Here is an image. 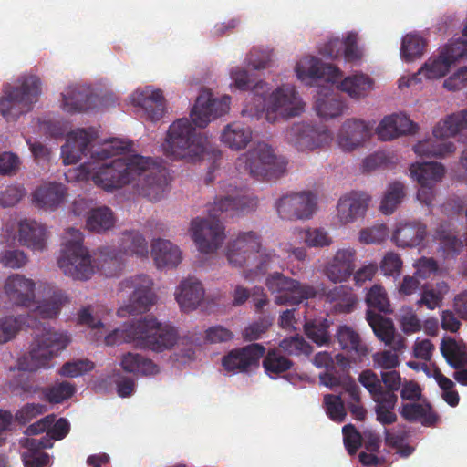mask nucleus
Segmentation results:
<instances>
[{
	"mask_svg": "<svg viewBox=\"0 0 467 467\" xmlns=\"http://www.w3.org/2000/svg\"><path fill=\"white\" fill-rule=\"evenodd\" d=\"M258 204L255 197L246 195L242 190L230 189L224 196H218L208 208L209 218H194L191 223V235L198 250L202 254H212L223 244L224 226L219 220L234 216L238 213L254 211Z\"/></svg>",
	"mask_w": 467,
	"mask_h": 467,
	"instance_id": "f03ea898",
	"label": "nucleus"
},
{
	"mask_svg": "<svg viewBox=\"0 0 467 467\" xmlns=\"http://www.w3.org/2000/svg\"><path fill=\"white\" fill-rule=\"evenodd\" d=\"M23 324H26L28 327H34L32 323L26 320L22 316L0 318V344H5L13 339Z\"/></svg>",
	"mask_w": 467,
	"mask_h": 467,
	"instance_id": "864d4df0",
	"label": "nucleus"
},
{
	"mask_svg": "<svg viewBox=\"0 0 467 467\" xmlns=\"http://www.w3.org/2000/svg\"><path fill=\"white\" fill-rule=\"evenodd\" d=\"M265 285L277 306H298L317 296V289L313 285L301 283L279 272L270 274L265 278Z\"/></svg>",
	"mask_w": 467,
	"mask_h": 467,
	"instance_id": "9b49d317",
	"label": "nucleus"
},
{
	"mask_svg": "<svg viewBox=\"0 0 467 467\" xmlns=\"http://www.w3.org/2000/svg\"><path fill=\"white\" fill-rule=\"evenodd\" d=\"M74 393L75 386L67 381L58 382L43 389L46 400L55 404L63 402L72 397Z\"/></svg>",
	"mask_w": 467,
	"mask_h": 467,
	"instance_id": "6e6d98bb",
	"label": "nucleus"
},
{
	"mask_svg": "<svg viewBox=\"0 0 467 467\" xmlns=\"http://www.w3.org/2000/svg\"><path fill=\"white\" fill-rule=\"evenodd\" d=\"M447 291L448 286L444 282L436 283L435 285H424L418 304L426 306L428 309L433 310L441 306Z\"/></svg>",
	"mask_w": 467,
	"mask_h": 467,
	"instance_id": "09e8293b",
	"label": "nucleus"
},
{
	"mask_svg": "<svg viewBox=\"0 0 467 467\" xmlns=\"http://www.w3.org/2000/svg\"><path fill=\"white\" fill-rule=\"evenodd\" d=\"M366 319L376 337L380 341L388 344L395 332L392 321L374 312V310H367Z\"/></svg>",
	"mask_w": 467,
	"mask_h": 467,
	"instance_id": "c03bdc74",
	"label": "nucleus"
},
{
	"mask_svg": "<svg viewBox=\"0 0 467 467\" xmlns=\"http://www.w3.org/2000/svg\"><path fill=\"white\" fill-rule=\"evenodd\" d=\"M435 237L446 257H455L463 247L462 242L443 226L437 229Z\"/></svg>",
	"mask_w": 467,
	"mask_h": 467,
	"instance_id": "603ef678",
	"label": "nucleus"
},
{
	"mask_svg": "<svg viewBox=\"0 0 467 467\" xmlns=\"http://www.w3.org/2000/svg\"><path fill=\"white\" fill-rule=\"evenodd\" d=\"M357 252L354 248L338 249L325 268L326 276L333 283L347 281L356 268Z\"/></svg>",
	"mask_w": 467,
	"mask_h": 467,
	"instance_id": "a211bd4d",
	"label": "nucleus"
},
{
	"mask_svg": "<svg viewBox=\"0 0 467 467\" xmlns=\"http://www.w3.org/2000/svg\"><path fill=\"white\" fill-rule=\"evenodd\" d=\"M94 368V364L88 359H77L66 362L59 369L63 377L76 378Z\"/></svg>",
	"mask_w": 467,
	"mask_h": 467,
	"instance_id": "0e129e2a",
	"label": "nucleus"
},
{
	"mask_svg": "<svg viewBox=\"0 0 467 467\" xmlns=\"http://www.w3.org/2000/svg\"><path fill=\"white\" fill-rule=\"evenodd\" d=\"M464 129H467V109L452 114L439 122L433 129V135L436 139L453 137Z\"/></svg>",
	"mask_w": 467,
	"mask_h": 467,
	"instance_id": "58836bf2",
	"label": "nucleus"
},
{
	"mask_svg": "<svg viewBox=\"0 0 467 467\" xmlns=\"http://www.w3.org/2000/svg\"><path fill=\"white\" fill-rule=\"evenodd\" d=\"M153 281L147 275H138L122 280L119 285V291L132 290L129 303L125 308L119 310L120 316L126 311L130 315L142 314L150 310L156 301L152 291Z\"/></svg>",
	"mask_w": 467,
	"mask_h": 467,
	"instance_id": "f8f14e48",
	"label": "nucleus"
},
{
	"mask_svg": "<svg viewBox=\"0 0 467 467\" xmlns=\"http://www.w3.org/2000/svg\"><path fill=\"white\" fill-rule=\"evenodd\" d=\"M405 196L404 185L400 182H393L388 186L380 203V211L384 214L392 213L401 203Z\"/></svg>",
	"mask_w": 467,
	"mask_h": 467,
	"instance_id": "8fccbe9b",
	"label": "nucleus"
},
{
	"mask_svg": "<svg viewBox=\"0 0 467 467\" xmlns=\"http://www.w3.org/2000/svg\"><path fill=\"white\" fill-rule=\"evenodd\" d=\"M444 58L453 65L458 59L467 55V43L462 38L449 42L440 52Z\"/></svg>",
	"mask_w": 467,
	"mask_h": 467,
	"instance_id": "69168bd1",
	"label": "nucleus"
},
{
	"mask_svg": "<svg viewBox=\"0 0 467 467\" xmlns=\"http://www.w3.org/2000/svg\"><path fill=\"white\" fill-rule=\"evenodd\" d=\"M286 140L300 151L313 150L327 144L332 137L325 126L294 123L285 133Z\"/></svg>",
	"mask_w": 467,
	"mask_h": 467,
	"instance_id": "4468645a",
	"label": "nucleus"
},
{
	"mask_svg": "<svg viewBox=\"0 0 467 467\" xmlns=\"http://www.w3.org/2000/svg\"><path fill=\"white\" fill-rule=\"evenodd\" d=\"M96 139L92 128L77 129L67 134L66 143L61 147L63 162L67 165L78 162L89 155L90 161L83 165L94 183L106 191L121 188L134 183L138 193L152 202L163 196L168 186L165 170L157 166L151 159L141 155L117 158L109 163H101L107 159L123 154L128 144L112 140L102 148L90 147Z\"/></svg>",
	"mask_w": 467,
	"mask_h": 467,
	"instance_id": "f257e3e1",
	"label": "nucleus"
},
{
	"mask_svg": "<svg viewBox=\"0 0 467 467\" xmlns=\"http://www.w3.org/2000/svg\"><path fill=\"white\" fill-rule=\"evenodd\" d=\"M381 395L382 398H390L398 400L397 392L402 385V378L397 370L381 371Z\"/></svg>",
	"mask_w": 467,
	"mask_h": 467,
	"instance_id": "5fc2aeb1",
	"label": "nucleus"
},
{
	"mask_svg": "<svg viewBox=\"0 0 467 467\" xmlns=\"http://www.w3.org/2000/svg\"><path fill=\"white\" fill-rule=\"evenodd\" d=\"M360 384L369 392L373 400L381 395L380 378L371 369L363 370L358 376Z\"/></svg>",
	"mask_w": 467,
	"mask_h": 467,
	"instance_id": "774afa93",
	"label": "nucleus"
},
{
	"mask_svg": "<svg viewBox=\"0 0 467 467\" xmlns=\"http://www.w3.org/2000/svg\"><path fill=\"white\" fill-rule=\"evenodd\" d=\"M226 257L233 266L254 265L259 273H265L277 255L274 250L263 248L261 236L249 231L227 244Z\"/></svg>",
	"mask_w": 467,
	"mask_h": 467,
	"instance_id": "0eeeda50",
	"label": "nucleus"
},
{
	"mask_svg": "<svg viewBox=\"0 0 467 467\" xmlns=\"http://www.w3.org/2000/svg\"><path fill=\"white\" fill-rule=\"evenodd\" d=\"M231 78L234 85L240 90H248L252 88L254 99L265 101L264 94L267 91V85L263 81H256L254 74H250L246 69L236 67L231 71Z\"/></svg>",
	"mask_w": 467,
	"mask_h": 467,
	"instance_id": "c9c22d12",
	"label": "nucleus"
},
{
	"mask_svg": "<svg viewBox=\"0 0 467 467\" xmlns=\"http://www.w3.org/2000/svg\"><path fill=\"white\" fill-rule=\"evenodd\" d=\"M47 296V298L40 302L36 308L25 317L26 320L31 323L33 318H36L38 317L46 319L54 318L58 315L62 305L67 300L64 292L57 287H48Z\"/></svg>",
	"mask_w": 467,
	"mask_h": 467,
	"instance_id": "c756f323",
	"label": "nucleus"
},
{
	"mask_svg": "<svg viewBox=\"0 0 467 467\" xmlns=\"http://www.w3.org/2000/svg\"><path fill=\"white\" fill-rule=\"evenodd\" d=\"M369 197L364 192H352L341 197L337 203V216L342 223H352L362 216L368 205Z\"/></svg>",
	"mask_w": 467,
	"mask_h": 467,
	"instance_id": "412c9836",
	"label": "nucleus"
},
{
	"mask_svg": "<svg viewBox=\"0 0 467 467\" xmlns=\"http://www.w3.org/2000/svg\"><path fill=\"white\" fill-rule=\"evenodd\" d=\"M337 337L343 349L354 351L358 356H366L368 348L361 342L359 335L351 327L341 326L338 327Z\"/></svg>",
	"mask_w": 467,
	"mask_h": 467,
	"instance_id": "a18cd8bd",
	"label": "nucleus"
},
{
	"mask_svg": "<svg viewBox=\"0 0 467 467\" xmlns=\"http://www.w3.org/2000/svg\"><path fill=\"white\" fill-rule=\"evenodd\" d=\"M373 367L384 371L395 370L400 364L399 354L392 350H380L372 355Z\"/></svg>",
	"mask_w": 467,
	"mask_h": 467,
	"instance_id": "e2e57ef3",
	"label": "nucleus"
},
{
	"mask_svg": "<svg viewBox=\"0 0 467 467\" xmlns=\"http://www.w3.org/2000/svg\"><path fill=\"white\" fill-rule=\"evenodd\" d=\"M286 165V160L277 155L272 146L264 141L254 143L235 161L239 173H246L263 181L281 177L285 172Z\"/></svg>",
	"mask_w": 467,
	"mask_h": 467,
	"instance_id": "423d86ee",
	"label": "nucleus"
},
{
	"mask_svg": "<svg viewBox=\"0 0 467 467\" xmlns=\"http://www.w3.org/2000/svg\"><path fill=\"white\" fill-rule=\"evenodd\" d=\"M426 47L425 40L416 34H408L402 39L400 53L406 61L420 57Z\"/></svg>",
	"mask_w": 467,
	"mask_h": 467,
	"instance_id": "3c124183",
	"label": "nucleus"
},
{
	"mask_svg": "<svg viewBox=\"0 0 467 467\" xmlns=\"http://www.w3.org/2000/svg\"><path fill=\"white\" fill-rule=\"evenodd\" d=\"M94 98L88 88L70 86L62 93V109L68 113H78L93 107Z\"/></svg>",
	"mask_w": 467,
	"mask_h": 467,
	"instance_id": "5701e85b",
	"label": "nucleus"
},
{
	"mask_svg": "<svg viewBox=\"0 0 467 467\" xmlns=\"http://www.w3.org/2000/svg\"><path fill=\"white\" fill-rule=\"evenodd\" d=\"M413 150L420 156L446 158L455 152L456 147L451 141L430 139L419 141L414 145Z\"/></svg>",
	"mask_w": 467,
	"mask_h": 467,
	"instance_id": "4c0bfd02",
	"label": "nucleus"
},
{
	"mask_svg": "<svg viewBox=\"0 0 467 467\" xmlns=\"http://www.w3.org/2000/svg\"><path fill=\"white\" fill-rule=\"evenodd\" d=\"M178 338L177 331L169 325H162L153 316L126 322L105 337L108 346L131 343L135 348L162 352L171 348Z\"/></svg>",
	"mask_w": 467,
	"mask_h": 467,
	"instance_id": "7ed1b4c3",
	"label": "nucleus"
},
{
	"mask_svg": "<svg viewBox=\"0 0 467 467\" xmlns=\"http://www.w3.org/2000/svg\"><path fill=\"white\" fill-rule=\"evenodd\" d=\"M57 265L66 275L73 279L88 280L94 274L91 256L83 246V234L79 230H67Z\"/></svg>",
	"mask_w": 467,
	"mask_h": 467,
	"instance_id": "1a4fd4ad",
	"label": "nucleus"
},
{
	"mask_svg": "<svg viewBox=\"0 0 467 467\" xmlns=\"http://www.w3.org/2000/svg\"><path fill=\"white\" fill-rule=\"evenodd\" d=\"M299 235L309 247H325L332 244V238L323 229L308 228L301 230Z\"/></svg>",
	"mask_w": 467,
	"mask_h": 467,
	"instance_id": "680f3d73",
	"label": "nucleus"
},
{
	"mask_svg": "<svg viewBox=\"0 0 467 467\" xmlns=\"http://www.w3.org/2000/svg\"><path fill=\"white\" fill-rule=\"evenodd\" d=\"M323 402L326 412L330 420L337 422L344 421L347 412L341 395L326 394Z\"/></svg>",
	"mask_w": 467,
	"mask_h": 467,
	"instance_id": "bf43d9fd",
	"label": "nucleus"
},
{
	"mask_svg": "<svg viewBox=\"0 0 467 467\" xmlns=\"http://www.w3.org/2000/svg\"><path fill=\"white\" fill-rule=\"evenodd\" d=\"M345 109L344 102L336 94L325 93L315 104L317 114L323 119H333L340 116Z\"/></svg>",
	"mask_w": 467,
	"mask_h": 467,
	"instance_id": "37998d69",
	"label": "nucleus"
},
{
	"mask_svg": "<svg viewBox=\"0 0 467 467\" xmlns=\"http://www.w3.org/2000/svg\"><path fill=\"white\" fill-rule=\"evenodd\" d=\"M41 82L36 76H28L21 87L5 86L4 96L0 99V113L7 121H16L17 118L32 109L41 92Z\"/></svg>",
	"mask_w": 467,
	"mask_h": 467,
	"instance_id": "9d476101",
	"label": "nucleus"
},
{
	"mask_svg": "<svg viewBox=\"0 0 467 467\" xmlns=\"http://www.w3.org/2000/svg\"><path fill=\"white\" fill-rule=\"evenodd\" d=\"M119 245L126 255H136L141 258L148 256V243L138 231L124 232Z\"/></svg>",
	"mask_w": 467,
	"mask_h": 467,
	"instance_id": "79ce46f5",
	"label": "nucleus"
},
{
	"mask_svg": "<svg viewBox=\"0 0 467 467\" xmlns=\"http://www.w3.org/2000/svg\"><path fill=\"white\" fill-rule=\"evenodd\" d=\"M368 310H378L383 313L390 312V305L385 289L380 285H373L366 296Z\"/></svg>",
	"mask_w": 467,
	"mask_h": 467,
	"instance_id": "052dcab7",
	"label": "nucleus"
},
{
	"mask_svg": "<svg viewBox=\"0 0 467 467\" xmlns=\"http://www.w3.org/2000/svg\"><path fill=\"white\" fill-rule=\"evenodd\" d=\"M263 358V368L265 373L272 379H275L277 376L288 371L294 364L278 348L269 349Z\"/></svg>",
	"mask_w": 467,
	"mask_h": 467,
	"instance_id": "ea45409f",
	"label": "nucleus"
},
{
	"mask_svg": "<svg viewBox=\"0 0 467 467\" xmlns=\"http://www.w3.org/2000/svg\"><path fill=\"white\" fill-rule=\"evenodd\" d=\"M65 195L66 188L63 184L47 182L36 189L33 202L39 208L54 210L63 202Z\"/></svg>",
	"mask_w": 467,
	"mask_h": 467,
	"instance_id": "bb28decb",
	"label": "nucleus"
},
{
	"mask_svg": "<svg viewBox=\"0 0 467 467\" xmlns=\"http://www.w3.org/2000/svg\"><path fill=\"white\" fill-rule=\"evenodd\" d=\"M121 368L132 374H142L145 376L155 375L159 372L158 366L150 358L138 353L127 352L120 359Z\"/></svg>",
	"mask_w": 467,
	"mask_h": 467,
	"instance_id": "e433bc0d",
	"label": "nucleus"
},
{
	"mask_svg": "<svg viewBox=\"0 0 467 467\" xmlns=\"http://www.w3.org/2000/svg\"><path fill=\"white\" fill-rule=\"evenodd\" d=\"M441 353L447 363L456 369L467 366V344L462 340L444 337L441 343Z\"/></svg>",
	"mask_w": 467,
	"mask_h": 467,
	"instance_id": "72a5a7b5",
	"label": "nucleus"
},
{
	"mask_svg": "<svg viewBox=\"0 0 467 467\" xmlns=\"http://www.w3.org/2000/svg\"><path fill=\"white\" fill-rule=\"evenodd\" d=\"M47 233L44 225L35 220L25 219L18 225V241L33 251L42 252L46 248Z\"/></svg>",
	"mask_w": 467,
	"mask_h": 467,
	"instance_id": "4be33fe9",
	"label": "nucleus"
},
{
	"mask_svg": "<svg viewBox=\"0 0 467 467\" xmlns=\"http://www.w3.org/2000/svg\"><path fill=\"white\" fill-rule=\"evenodd\" d=\"M410 176L418 183L432 184L441 181L445 174V168L435 161L415 162L410 167Z\"/></svg>",
	"mask_w": 467,
	"mask_h": 467,
	"instance_id": "f704fd0d",
	"label": "nucleus"
},
{
	"mask_svg": "<svg viewBox=\"0 0 467 467\" xmlns=\"http://www.w3.org/2000/svg\"><path fill=\"white\" fill-rule=\"evenodd\" d=\"M265 353V348L262 344L252 343L229 351L222 358V366L228 373H248L258 368Z\"/></svg>",
	"mask_w": 467,
	"mask_h": 467,
	"instance_id": "2eb2a0df",
	"label": "nucleus"
},
{
	"mask_svg": "<svg viewBox=\"0 0 467 467\" xmlns=\"http://www.w3.org/2000/svg\"><path fill=\"white\" fill-rule=\"evenodd\" d=\"M371 136V128L357 119H347L337 134V144L344 151H351L361 146Z\"/></svg>",
	"mask_w": 467,
	"mask_h": 467,
	"instance_id": "aec40b11",
	"label": "nucleus"
},
{
	"mask_svg": "<svg viewBox=\"0 0 467 467\" xmlns=\"http://www.w3.org/2000/svg\"><path fill=\"white\" fill-rule=\"evenodd\" d=\"M328 327L329 322L326 318L309 319L304 325V332L314 343L323 346L330 341Z\"/></svg>",
	"mask_w": 467,
	"mask_h": 467,
	"instance_id": "49530a36",
	"label": "nucleus"
},
{
	"mask_svg": "<svg viewBox=\"0 0 467 467\" xmlns=\"http://www.w3.org/2000/svg\"><path fill=\"white\" fill-rule=\"evenodd\" d=\"M264 103L265 119L269 122H275L277 115L282 118L298 116L304 109V103L300 99L294 86L286 84L277 88Z\"/></svg>",
	"mask_w": 467,
	"mask_h": 467,
	"instance_id": "ddd939ff",
	"label": "nucleus"
},
{
	"mask_svg": "<svg viewBox=\"0 0 467 467\" xmlns=\"http://www.w3.org/2000/svg\"><path fill=\"white\" fill-rule=\"evenodd\" d=\"M204 297L202 284L193 277L182 280L176 293V300L181 308L187 312L195 309Z\"/></svg>",
	"mask_w": 467,
	"mask_h": 467,
	"instance_id": "a878e982",
	"label": "nucleus"
},
{
	"mask_svg": "<svg viewBox=\"0 0 467 467\" xmlns=\"http://www.w3.org/2000/svg\"><path fill=\"white\" fill-rule=\"evenodd\" d=\"M115 223V217L110 208L101 206L92 209L86 221L88 230L102 233L109 230Z\"/></svg>",
	"mask_w": 467,
	"mask_h": 467,
	"instance_id": "a19ab883",
	"label": "nucleus"
},
{
	"mask_svg": "<svg viewBox=\"0 0 467 467\" xmlns=\"http://www.w3.org/2000/svg\"><path fill=\"white\" fill-rule=\"evenodd\" d=\"M298 78H309L315 80H325L330 84L338 83V88L352 99H361L373 89V79L364 73H356L342 79L343 73L331 64H324L320 59L310 57L302 59L296 67Z\"/></svg>",
	"mask_w": 467,
	"mask_h": 467,
	"instance_id": "20e7f679",
	"label": "nucleus"
},
{
	"mask_svg": "<svg viewBox=\"0 0 467 467\" xmlns=\"http://www.w3.org/2000/svg\"><path fill=\"white\" fill-rule=\"evenodd\" d=\"M210 146L208 136L197 132L190 120L182 118L169 127L162 149L165 156L171 160L195 161L203 157Z\"/></svg>",
	"mask_w": 467,
	"mask_h": 467,
	"instance_id": "39448f33",
	"label": "nucleus"
},
{
	"mask_svg": "<svg viewBox=\"0 0 467 467\" xmlns=\"http://www.w3.org/2000/svg\"><path fill=\"white\" fill-rule=\"evenodd\" d=\"M231 97L223 96L214 99L211 93L204 92L199 95L191 111V119L195 126L203 128L212 119L221 117L230 109Z\"/></svg>",
	"mask_w": 467,
	"mask_h": 467,
	"instance_id": "f3484780",
	"label": "nucleus"
},
{
	"mask_svg": "<svg viewBox=\"0 0 467 467\" xmlns=\"http://www.w3.org/2000/svg\"><path fill=\"white\" fill-rule=\"evenodd\" d=\"M282 219H309L317 208V196L311 192H301L283 196L275 202Z\"/></svg>",
	"mask_w": 467,
	"mask_h": 467,
	"instance_id": "dca6fc26",
	"label": "nucleus"
},
{
	"mask_svg": "<svg viewBox=\"0 0 467 467\" xmlns=\"http://www.w3.org/2000/svg\"><path fill=\"white\" fill-rule=\"evenodd\" d=\"M70 343L67 333L57 331L51 327H44L40 335H36L30 345L29 352L19 358L17 368L24 371H36L52 367V360Z\"/></svg>",
	"mask_w": 467,
	"mask_h": 467,
	"instance_id": "6e6552de",
	"label": "nucleus"
},
{
	"mask_svg": "<svg viewBox=\"0 0 467 467\" xmlns=\"http://www.w3.org/2000/svg\"><path fill=\"white\" fill-rule=\"evenodd\" d=\"M36 283L23 275L13 274L5 282V294L16 306H30L36 297Z\"/></svg>",
	"mask_w": 467,
	"mask_h": 467,
	"instance_id": "6ab92c4d",
	"label": "nucleus"
},
{
	"mask_svg": "<svg viewBox=\"0 0 467 467\" xmlns=\"http://www.w3.org/2000/svg\"><path fill=\"white\" fill-rule=\"evenodd\" d=\"M279 349L289 356H308L312 352V347L301 336H293L282 339Z\"/></svg>",
	"mask_w": 467,
	"mask_h": 467,
	"instance_id": "13d9d810",
	"label": "nucleus"
},
{
	"mask_svg": "<svg viewBox=\"0 0 467 467\" xmlns=\"http://www.w3.org/2000/svg\"><path fill=\"white\" fill-rule=\"evenodd\" d=\"M401 417L409 422H420L423 426H434L439 417L433 411L431 406L413 402L403 403L400 410Z\"/></svg>",
	"mask_w": 467,
	"mask_h": 467,
	"instance_id": "2f4dec72",
	"label": "nucleus"
},
{
	"mask_svg": "<svg viewBox=\"0 0 467 467\" xmlns=\"http://www.w3.org/2000/svg\"><path fill=\"white\" fill-rule=\"evenodd\" d=\"M326 301L332 305L333 312L348 314L354 311L358 298L353 289L347 285H338L325 295Z\"/></svg>",
	"mask_w": 467,
	"mask_h": 467,
	"instance_id": "7c9ffc66",
	"label": "nucleus"
},
{
	"mask_svg": "<svg viewBox=\"0 0 467 467\" xmlns=\"http://www.w3.org/2000/svg\"><path fill=\"white\" fill-rule=\"evenodd\" d=\"M427 227L420 222L400 223L393 233V240L401 247H416L426 236Z\"/></svg>",
	"mask_w": 467,
	"mask_h": 467,
	"instance_id": "cd10ccee",
	"label": "nucleus"
},
{
	"mask_svg": "<svg viewBox=\"0 0 467 467\" xmlns=\"http://www.w3.org/2000/svg\"><path fill=\"white\" fill-rule=\"evenodd\" d=\"M377 420L383 425H389L397 420V415L393 412L398 400L390 398H377L374 400Z\"/></svg>",
	"mask_w": 467,
	"mask_h": 467,
	"instance_id": "4d7b16f0",
	"label": "nucleus"
},
{
	"mask_svg": "<svg viewBox=\"0 0 467 467\" xmlns=\"http://www.w3.org/2000/svg\"><path fill=\"white\" fill-rule=\"evenodd\" d=\"M451 65L440 53L437 57H430L424 65L418 70L414 78L424 75L428 79H435L444 77L451 68Z\"/></svg>",
	"mask_w": 467,
	"mask_h": 467,
	"instance_id": "de8ad7c7",
	"label": "nucleus"
},
{
	"mask_svg": "<svg viewBox=\"0 0 467 467\" xmlns=\"http://www.w3.org/2000/svg\"><path fill=\"white\" fill-rule=\"evenodd\" d=\"M444 58L453 65L458 59L467 55V43L462 38L449 42L440 52Z\"/></svg>",
	"mask_w": 467,
	"mask_h": 467,
	"instance_id": "338daca9",
	"label": "nucleus"
},
{
	"mask_svg": "<svg viewBox=\"0 0 467 467\" xmlns=\"http://www.w3.org/2000/svg\"><path fill=\"white\" fill-rule=\"evenodd\" d=\"M319 379L323 385L333 390H337V388H340V391L337 395H341L343 400H346L348 404H349V402H360L359 387L351 377L336 376L326 371L319 375Z\"/></svg>",
	"mask_w": 467,
	"mask_h": 467,
	"instance_id": "b1692460",
	"label": "nucleus"
},
{
	"mask_svg": "<svg viewBox=\"0 0 467 467\" xmlns=\"http://www.w3.org/2000/svg\"><path fill=\"white\" fill-rule=\"evenodd\" d=\"M137 103L151 121L160 120L165 112V99L161 89H145L138 94Z\"/></svg>",
	"mask_w": 467,
	"mask_h": 467,
	"instance_id": "473e14b6",
	"label": "nucleus"
},
{
	"mask_svg": "<svg viewBox=\"0 0 467 467\" xmlns=\"http://www.w3.org/2000/svg\"><path fill=\"white\" fill-rule=\"evenodd\" d=\"M252 138L251 128L238 121L227 124L221 133V141L233 150L244 149Z\"/></svg>",
	"mask_w": 467,
	"mask_h": 467,
	"instance_id": "c85d7f7f",
	"label": "nucleus"
},
{
	"mask_svg": "<svg viewBox=\"0 0 467 467\" xmlns=\"http://www.w3.org/2000/svg\"><path fill=\"white\" fill-rule=\"evenodd\" d=\"M151 254L156 266L161 268H175L182 262L180 248L171 242L157 239L151 244Z\"/></svg>",
	"mask_w": 467,
	"mask_h": 467,
	"instance_id": "393cba45",
	"label": "nucleus"
}]
</instances>
